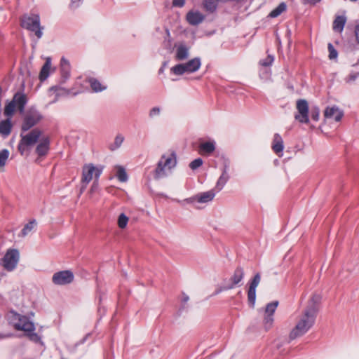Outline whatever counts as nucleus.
I'll return each mask as SVG.
<instances>
[{
	"label": "nucleus",
	"mask_w": 359,
	"mask_h": 359,
	"mask_svg": "<svg viewBox=\"0 0 359 359\" xmlns=\"http://www.w3.org/2000/svg\"><path fill=\"white\" fill-rule=\"evenodd\" d=\"M274 60L273 56L269 55L266 58L259 61V64L264 67H269L271 65Z\"/></svg>",
	"instance_id": "40"
},
{
	"label": "nucleus",
	"mask_w": 359,
	"mask_h": 359,
	"mask_svg": "<svg viewBox=\"0 0 359 359\" xmlns=\"http://www.w3.org/2000/svg\"><path fill=\"white\" fill-rule=\"evenodd\" d=\"M124 138L122 135H118L116 136L114 144L109 145V148L111 151H114L121 147Z\"/></svg>",
	"instance_id": "35"
},
{
	"label": "nucleus",
	"mask_w": 359,
	"mask_h": 359,
	"mask_svg": "<svg viewBox=\"0 0 359 359\" xmlns=\"http://www.w3.org/2000/svg\"><path fill=\"white\" fill-rule=\"evenodd\" d=\"M203 164V160L201 158H198L192 161L190 164L189 167L192 170H196L200 166H201Z\"/></svg>",
	"instance_id": "42"
},
{
	"label": "nucleus",
	"mask_w": 359,
	"mask_h": 359,
	"mask_svg": "<svg viewBox=\"0 0 359 359\" xmlns=\"http://www.w3.org/2000/svg\"><path fill=\"white\" fill-rule=\"evenodd\" d=\"M57 89H58V86H53L51 88V90H55V91L57 90Z\"/></svg>",
	"instance_id": "53"
},
{
	"label": "nucleus",
	"mask_w": 359,
	"mask_h": 359,
	"mask_svg": "<svg viewBox=\"0 0 359 359\" xmlns=\"http://www.w3.org/2000/svg\"><path fill=\"white\" fill-rule=\"evenodd\" d=\"M320 301L321 296L320 294H314L312 296L299 320L290 333V340L304 335L313 327L319 310Z\"/></svg>",
	"instance_id": "1"
},
{
	"label": "nucleus",
	"mask_w": 359,
	"mask_h": 359,
	"mask_svg": "<svg viewBox=\"0 0 359 359\" xmlns=\"http://www.w3.org/2000/svg\"><path fill=\"white\" fill-rule=\"evenodd\" d=\"M88 336H90V334H86V337L82 339L81 343H83L86 341V339L88 338Z\"/></svg>",
	"instance_id": "52"
},
{
	"label": "nucleus",
	"mask_w": 359,
	"mask_h": 359,
	"mask_svg": "<svg viewBox=\"0 0 359 359\" xmlns=\"http://www.w3.org/2000/svg\"><path fill=\"white\" fill-rule=\"evenodd\" d=\"M51 62L50 59L47 58L44 65H43L40 74H39V79L41 81H45L49 76V71L50 69Z\"/></svg>",
	"instance_id": "25"
},
{
	"label": "nucleus",
	"mask_w": 359,
	"mask_h": 359,
	"mask_svg": "<svg viewBox=\"0 0 359 359\" xmlns=\"http://www.w3.org/2000/svg\"><path fill=\"white\" fill-rule=\"evenodd\" d=\"M199 149L201 152L209 154L215 151V144L214 142H205L200 144Z\"/></svg>",
	"instance_id": "30"
},
{
	"label": "nucleus",
	"mask_w": 359,
	"mask_h": 359,
	"mask_svg": "<svg viewBox=\"0 0 359 359\" xmlns=\"http://www.w3.org/2000/svg\"><path fill=\"white\" fill-rule=\"evenodd\" d=\"M201 62L199 57H195L186 63H180L171 68V72L175 75H182L184 73H194L199 69Z\"/></svg>",
	"instance_id": "7"
},
{
	"label": "nucleus",
	"mask_w": 359,
	"mask_h": 359,
	"mask_svg": "<svg viewBox=\"0 0 359 359\" xmlns=\"http://www.w3.org/2000/svg\"><path fill=\"white\" fill-rule=\"evenodd\" d=\"M278 301H273L266 304L264 317V325L266 330H269L273 323V313L278 306Z\"/></svg>",
	"instance_id": "13"
},
{
	"label": "nucleus",
	"mask_w": 359,
	"mask_h": 359,
	"mask_svg": "<svg viewBox=\"0 0 359 359\" xmlns=\"http://www.w3.org/2000/svg\"><path fill=\"white\" fill-rule=\"evenodd\" d=\"M351 29V32H353L355 36V41L356 43H359V24H356L354 27V29L352 30V29L350 28V26L348 25L347 27V30Z\"/></svg>",
	"instance_id": "43"
},
{
	"label": "nucleus",
	"mask_w": 359,
	"mask_h": 359,
	"mask_svg": "<svg viewBox=\"0 0 359 359\" xmlns=\"http://www.w3.org/2000/svg\"><path fill=\"white\" fill-rule=\"evenodd\" d=\"M220 2L222 3H226V2H229V1H236V2H240L241 0H219Z\"/></svg>",
	"instance_id": "51"
},
{
	"label": "nucleus",
	"mask_w": 359,
	"mask_h": 359,
	"mask_svg": "<svg viewBox=\"0 0 359 359\" xmlns=\"http://www.w3.org/2000/svg\"><path fill=\"white\" fill-rule=\"evenodd\" d=\"M343 112L337 107H327L324 111V116L327 118H333L339 121L343 117Z\"/></svg>",
	"instance_id": "19"
},
{
	"label": "nucleus",
	"mask_w": 359,
	"mask_h": 359,
	"mask_svg": "<svg viewBox=\"0 0 359 359\" xmlns=\"http://www.w3.org/2000/svg\"><path fill=\"white\" fill-rule=\"evenodd\" d=\"M20 253L16 249H8L2 259V265L8 271H13L19 262Z\"/></svg>",
	"instance_id": "8"
},
{
	"label": "nucleus",
	"mask_w": 359,
	"mask_h": 359,
	"mask_svg": "<svg viewBox=\"0 0 359 359\" xmlns=\"http://www.w3.org/2000/svg\"><path fill=\"white\" fill-rule=\"evenodd\" d=\"M244 276V269L241 266H237L229 279V283L225 285L224 289H233L236 285H241L240 283L243 279Z\"/></svg>",
	"instance_id": "15"
},
{
	"label": "nucleus",
	"mask_w": 359,
	"mask_h": 359,
	"mask_svg": "<svg viewBox=\"0 0 359 359\" xmlns=\"http://www.w3.org/2000/svg\"><path fill=\"white\" fill-rule=\"evenodd\" d=\"M20 25L22 28L34 32L38 39L41 38L43 27L40 25V17L39 15H23L20 19Z\"/></svg>",
	"instance_id": "4"
},
{
	"label": "nucleus",
	"mask_w": 359,
	"mask_h": 359,
	"mask_svg": "<svg viewBox=\"0 0 359 359\" xmlns=\"http://www.w3.org/2000/svg\"><path fill=\"white\" fill-rule=\"evenodd\" d=\"M26 333V335L29 337V339L35 342V343H38L41 340V338L35 332H34V331H32V332H25Z\"/></svg>",
	"instance_id": "39"
},
{
	"label": "nucleus",
	"mask_w": 359,
	"mask_h": 359,
	"mask_svg": "<svg viewBox=\"0 0 359 359\" xmlns=\"http://www.w3.org/2000/svg\"><path fill=\"white\" fill-rule=\"evenodd\" d=\"M224 287H225V286H222V287H219L218 289H217L215 290L214 294L217 295V294H218L219 293H220L222 291L228 290H229V289H224Z\"/></svg>",
	"instance_id": "48"
},
{
	"label": "nucleus",
	"mask_w": 359,
	"mask_h": 359,
	"mask_svg": "<svg viewBox=\"0 0 359 359\" xmlns=\"http://www.w3.org/2000/svg\"><path fill=\"white\" fill-rule=\"evenodd\" d=\"M185 4L184 0H173L172 6L175 7H182Z\"/></svg>",
	"instance_id": "47"
},
{
	"label": "nucleus",
	"mask_w": 359,
	"mask_h": 359,
	"mask_svg": "<svg viewBox=\"0 0 359 359\" xmlns=\"http://www.w3.org/2000/svg\"><path fill=\"white\" fill-rule=\"evenodd\" d=\"M8 320L16 330L32 332L35 330L34 323L25 316H22L14 311H11L8 315Z\"/></svg>",
	"instance_id": "3"
},
{
	"label": "nucleus",
	"mask_w": 359,
	"mask_h": 359,
	"mask_svg": "<svg viewBox=\"0 0 359 359\" xmlns=\"http://www.w3.org/2000/svg\"><path fill=\"white\" fill-rule=\"evenodd\" d=\"M358 75H359L358 72L354 71V70H351L349 74L344 79V81L348 84H352L356 81Z\"/></svg>",
	"instance_id": "34"
},
{
	"label": "nucleus",
	"mask_w": 359,
	"mask_h": 359,
	"mask_svg": "<svg viewBox=\"0 0 359 359\" xmlns=\"http://www.w3.org/2000/svg\"><path fill=\"white\" fill-rule=\"evenodd\" d=\"M9 156V151L8 149H4L0 151V167L6 165V160Z\"/></svg>",
	"instance_id": "37"
},
{
	"label": "nucleus",
	"mask_w": 359,
	"mask_h": 359,
	"mask_svg": "<svg viewBox=\"0 0 359 359\" xmlns=\"http://www.w3.org/2000/svg\"><path fill=\"white\" fill-rule=\"evenodd\" d=\"M12 130V124L10 118L0 122V134L6 137L10 135Z\"/></svg>",
	"instance_id": "24"
},
{
	"label": "nucleus",
	"mask_w": 359,
	"mask_h": 359,
	"mask_svg": "<svg viewBox=\"0 0 359 359\" xmlns=\"http://www.w3.org/2000/svg\"><path fill=\"white\" fill-rule=\"evenodd\" d=\"M229 178H230V176H229V173H225V172H222V175L217 180V182L215 187V189L216 190L217 192L220 191L224 188V187L225 186L226 182L229 181Z\"/></svg>",
	"instance_id": "26"
},
{
	"label": "nucleus",
	"mask_w": 359,
	"mask_h": 359,
	"mask_svg": "<svg viewBox=\"0 0 359 359\" xmlns=\"http://www.w3.org/2000/svg\"><path fill=\"white\" fill-rule=\"evenodd\" d=\"M287 8L286 4L281 2L276 8L271 11L269 14V17L274 18L279 16Z\"/></svg>",
	"instance_id": "31"
},
{
	"label": "nucleus",
	"mask_w": 359,
	"mask_h": 359,
	"mask_svg": "<svg viewBox=\"0 0 359 359\" xmlns=\"http://www.w3.org/2000/svg\"><path fill=\"white\" fill-rule=\"evenodd\" d=\"M182 298L181 299V302L182 303V306L180 308V310L184 309L185 308V304L188 302L189 300V297L187 294H186L184 292H182Z\"/></svg>",
	"instance_id": "45"
},
{
	"label": "nucleus",
	"mask_w": 359,
	"mask_h": 359,
	"mask_svg": "<svg viewBox=\"0 0 359 359\" xmlns=\"http://www.w3.org/2000/svg\"><path fill=\"white\" fill-rule=\"evenodd\" d=\"M24 133L21 131L20 140L18 145V151L22 156L38 142L42 134L41 130L39 128L32 129L27 134H23Z\"/></svg>",
	"instance_id": "2"
},
{
	"label": "nucleus",
	"mask_w": 359,
	"mask_h": 359,
	"mask_svg": "<svg viewBox=\"0 0 359 359\" xmlns=\"http://www.w3.org/2000/svg\"><path fill=\"white\" fill-rule=\"evenodd\" d=\"M15 108H17V107L12 100L7 101L4 109V115L8 118H11L14 114Z\"/></svg>",
	"instance_id": "29"
},
{
	"label": "nucleus",
	"mask_w": 359,
	"mask_h": 359,
	"mask_svg": "<svg viewBox=\"0 0 359 359\" xmlns=\"http://www.w3.org/2000/svg\"><path fill=\"white\" fill-rule=\"evenodd\" d=\"M229 165H230L229 160L227 158H224V162H223V168H222V172H224V171H225V173H228Z\"/></svg>",
	"instance_id": "44"
},
{
	"label": "nucleus",
	"mask_w": 359,
	"mask_h": 359,
	"mask_svg": "<svg viewBox=\"0 0 359 359\" xmlns=\"http://www.w3.org/2000/svg\"><path fill=\"white\" fill-rule=\"evenodd\" d=\"M102 170L103 166L96 167L92 163L84 165L82 170V183L88 184L93 180V175L95 181H97L102 174Z\"/></svg>",
	"instance_id": "9"
},
{
	"label": "nucleus",
	"mask_w": 359,
	"mask_h": 359,
	"mask_svg": "<svg viewBox=\"0 0 359 359\" xmlns=\"http://www.w3.org/2000/svg\"><path fill=\"white\" fill-rule=\"evenodd\" d=\"M296 107L298 114H295L294 118L296 120L302 123H308L309 122V104L306 100L299 99L297 101Z\"/></svg>",
	"instance_id": "10"
},
{
	"label": "nucleus",
	"mask_w": 359,
	"mask_h": 359,
	"mask_svg": "<svg viewBox=\"0 0 359 359\" xmlns=\"http://www.w3.org/2000/svg\"><path fill=\"white\" fill-rule=\"evenodd\" d=\"M74 277L71 271H60L53 274L52 281L55 285H64L71 283L74 280Z\"/></svg>",
	"instance_id": "12"
},
{
	"label": "nucleus",
	"mask_w": 359,
	"mask_h": 359,
	"mask_svg": "<svg viewBox=\"0 0 359 359\" xmlns=\"http://www.w3.org/2000/svg\"><path fill=\"white\" fill-rule=\"evenodd\" d=\"M43 118L41 114L35 107L29 108L24 115L20 127L22 132H27L37 125Z\"/></svg>",
	"instance_id": "6"
},
{
	"label": "nucleus",
	"mask_w": 359,
	"mask_h": 359,
	"mask_svg": "<svg viewBox=\"0 0 359 359\" xmlns=\"http://www.w3.org/2000/svg\"><path fill=\"white\" fill-rule=\"evenodd\" d=\"M12 100L15 102L20 114L25 113V108L27 103V95L22 92H17L14 94Z\"/></svg>",
	"instance_id": "17"
},
{
	"label": "nucleus",
	"mask_w": 359,
	"mask_h": 359,
	"mask_svg": "<svg viewBox=\"0 0 359 359\" xmlns=\"http://www.w3.org/2000/svg\"><path fill=\"white\" fill-rule=\"evenodd\" d=\"M280 354H282V355H284V354H285V353H283V351H281L280 352Z\"/></svg>",
	"instance_id": "56"
},
{
	"label": "nucleus",
	"mask_w": 359,
	"mask_h": 359,
	"mask_svg": "<svg viewBox=\"0 0 359 359\" xmlns=\"http://www.w3.org/2000/svg\"><path fill=\"white\" fill-rule=\"evenodd\" d=\"M277 348L279 349L281 347V345L276 344Z\"/></svg>",
	"instance_id": "54"
},
{
	"label": "nucleus",
	"mask_w": 359,
	"mask_h": 359,
	"mask_svg": "<svg viewBox=\"0 0 359 359\" xmlns=\"http://www.w3.org/2000/svg\"><path fill=\"white\" fill-rule=\"evenodd\" d=\"M13 335V334L11 333L6 334H0V339H4V338H8V337H12Z\"/></svg>",
	"instance_id": "50"
},
{
	"label": "nucleus",
	"mask_w": 359,
	"mask_h": 359,
	"mask_svg": "<svg viewBox=\"0 0 359 359\" xmlns=\"http://www.w3.org/2000/svg\"><path fill=\"white\" fill-rule=\"evenodd\" d=\"M215 196V189H212L208 191L200 193L191 198H187L185 201L187 203H194L197 201L201 203H208L213 200Z\"/></svg>",
	"instance_id": "16"
},
{
	"label": "nucleus",
	"mask_w": 359,
	"mask_h": 359,
	"mask_svg": "<svg viewBox=\"0 0 359 359\" xmlns=\"http://www.w3.org/2000/svg\"><path fill=\"white\" fill-rule=\"evenodd\" d=\"M284 148L283 140L278 133H276L273 136L272 149L273 151L280 156V153H282Z\"/></svg>",
	"instance_id": "23"
},
{
	"label": "nucleus",
	"mask_w": 359,
	"mask_h": 359,
	"mask_svg": "<svg viewBox=\"0 0 359 359\" xmlns=\"http://www.w3.org/2000/svg\"><path fill=\"white\" fill-rule=\"evenodd\" d=\"M346 22L345 15H337L333 21L332 29L334 32L341 33Z\"/></svg>",
	"instance_id": "21"
},
{
	"label": "nucleus",
	"mask_w": 359,
	"mask_h": 359,
	"mask_svg": "<svg viewBox=\"0 0 359 359\" xmlns=\"http://www.w3.org/2000/svg\"><path fill=\"white\" fill-rule=\"evenodd\" d=\"M88 82L93 92H101L107 88V86L102 85V83L95 78H90Z\"/></svg>",
	"instance_id": "28"
},
{
	"label": "nucleus",
	"mask_w": 359,
	"mask_h": 359,
	"mask_svg": "<svg viewBox=\"0 0 359 359\" xmlns=\"http://www.w3.org/2000/svg\"><path fill=\"white\" fill-rule=\"evenodd\" d=\"M70 70L71 66L69 62L65 57H62L60 60L61 83H65L69 78Z\"/></svg>",
	"instance_id": "18"
},
{
	"label": "nucleus",
	"mask_w": 359,
	"mask_h": 359,
	"mask_svg": "<svg viewBox=\"0 0 359 359\" xmlns=\"http://www.w3.org/2000/svg\"><path fill=\"white\" fill-rule=\"evenodd\" d=\"M128 222V217L124 214L121 213L118 218V226L120 229H124Z\"/></svg>",
	"instance_id": "36"
},
{
	"label": "nucleus",
	"mask_w": 359,
	"mask_h": 359,
	"mask_svg": "<svg viewBox=\"0 0 359 359\" xmlns=\"http://www.w3.org/2000/svg\"><path fill=\"white\" fill-rule=\"evenodd\" d=\"M177 160L175 153H172L170 156H167L163 155L161 158L157 163V166L154 170V177L155 180H159L161 178L167 176L165 170H170L176 165Z\"/></svg>",
	"instance_id": "5"
},
{
	"label": "nucleus",
	"mask_w": 359,
	"mask_h": 359,
	"mask_svg": "<svg viewBox=\"0 0 359 359\" xmlns=\"http://www.w3.org/2000/svg\"><path fill=\"white\" fill-rule=\"evenodd\" d=\"M219 0H203V5L205 10L209 13H213L216 11Z\"/></svg>",
	"instance_id": "27"
},
{
	"label": "nucleus",
	"mask_w": 359,
	"mask_h": 359,
	"mask_svg": "<svg viewBox=\"0 0 359 359\" xmlns=\"http://www.w3.org/2000/svg\"><path fill=\"white\" fill-rule=\"evenodd\" d=\"M161 109L158 107H153L149 112V116L153 117L154 116H157L160 114Z\"/></svg>",
	"instance_id": "46"
},
{
	"label": "nucleus",
	"mask_w": 359,
	"mask_h": 359,
	"mask_svg": "<svg viewBox=\"0 0 359 359\" xmlns=\"http://www.w3.org/2000/svg\"><path fill=\"white\" fill-rule=\"evenodd\" d=\"M319 116H320V109L318 107H313L311 108V118L315 121H318V119H319Z\"/></svg>",
	"instance_id": "41"
},
{
	"label": "nucleus",
	"mask_w": 359,
	"mask_h": 359,
	"mask_svg": "<svg viewBox=\"0 0 359 359\" xmlns=\"http://www.w3.org/2000/svg\"><path fill=\"white\" fill-rule=\"evenodd\" d=\"M50 141L48 137H43L40 140L35 149V153L37 154L36 163H39L48 155L50 151Z\"/></svg>",
	"instance_id": "11"
},
{
	"label": "nucleus",
	"mask_w": 359,
	"mask_h": 359,
	"mask_svg": "<svg viewBox=\"0 0 359 359\" xmlns=\"http://www.w3.org/2000/svg\"><path fill=\"white\" fill-rule=\"evenodd\" d=\"M163 68H161V69H159V73L163 72Z\"/></svg>",
	"instance_id": "55"
},
{
	"label": "nucleus",
	"mask_w": 359,
	"mask_h": 359,
	"mask_svg": "<svg viewBox=\"0 0 359 359\" xmlns=\"http://www.w3.org/2000/svg\"><path fill=\"white\" fill-rule=\"evenodd\" d=\"M116 168V176L118 180L121 182H125L128 180V175L126 172V170L123 167L117 165Z\"/></svg>",
	"instance_id": "33"
},
{
	"label": "nucleus",
	"mask_w": 359,
	"mask_h": 359,
	"mask_svg": "<svg viewBox=\"0 0 359 359\" xmlns=\"http://www.w3.org/2000/svg\"><path fill=\"white\" fill-rule=\"evenodd\" d=\"M189 56V48L185 44H180L177 47L175 60L182 61L187 60Z\"/></svg>",
	"instance_id": "22"
},
{
	"label": "nucleus",
	"mask_w": 359,
	"mask_h": 359,
	"mask_svg": "<svg viewBox=\"0 0 359 359\" xmlns=\"http://www.w3.org/2000/svg\"><path fill=\"white\" fill-rule=\"evenodd\" d=\"M321 0H306V3L315 5L316 4L320 2Z\"/></svg>",
	"instance_id": "49"
},
{
	"label": "nucleus",
	"mask_w": 359,
	"mask_h": 359,
	"mask_svg": "<svg viewBox=\"0 0 359 359\" xmlns=\"http://www.w3.org/2000/svg\"><path fill=\"white\" fill-rule=\"evenodd\" d=\"M205 19V16L200 12L190 11L187 15V20L191 25H198Z\"/></svg>",
	"instance_id": "20"
},
{
	"label": "nucleus",
	"mask_w": 359,
	"mask_h": 359,
	"mask_svg": "<svg viewBox=\"0 0 359 359\" xmlns=\"http://www.w3.org/2000/svg\"><path fill=\"white\" fill-rule=\"evenodd\" d=\"M351 1H356L357 0H350Z\"/></svg>",
	"instance_id": "57"
},
{
	"label": "nucleus",
	"mask_w": 359,
	"mask_h": 359,
	"mask_svg": "<svg viewBox=\"0 0 359 359\" xmlns=\"http://www.w3.org/2000/svg\"><path fill=\"white\" fill-rule=\"evenodd\" d=\"M261 280V275L259 273H257L252 279L250 280L249 284V288L248 291V301L251 307L255 306L256 300V288L259 284Z\"/></svg>",
	"instance_id": "14"
},
{
	"label": "nucleus",
	"mask_w": 359,
	"mask_h": 359,
	"mask_svg": "<svg viewBox=\"0 0 359 359\" xmlns=\"http://www.w3.org/2000/svg\"><path fill=\"white\" fill-rule=\"evenodd\" d=\"M327 48L329 51V58L330 60L337 59L338 56L337 50L334 48L331 43H328Z\"/></svg>",
	"instance_id": "38"
},
{
	"label": "nucleus",
	"mask_w": 359,
	"mask_h": 359,
	"mask_svg": "<svg viewBox=\"0 0 359 359\" xmlns=\"http://www.w3.org/2000/svg\"><path fill=\"white\" fill-rule=\"evenodd\" d=\"M36 222L35 219H32L30 222H29L27 224H26L21 231V233H20L21 236L25 237L27 235H28V233L34 229V228L36 226Z\"/></svg>",
	"instance_id": "32"
}]
</instances>
